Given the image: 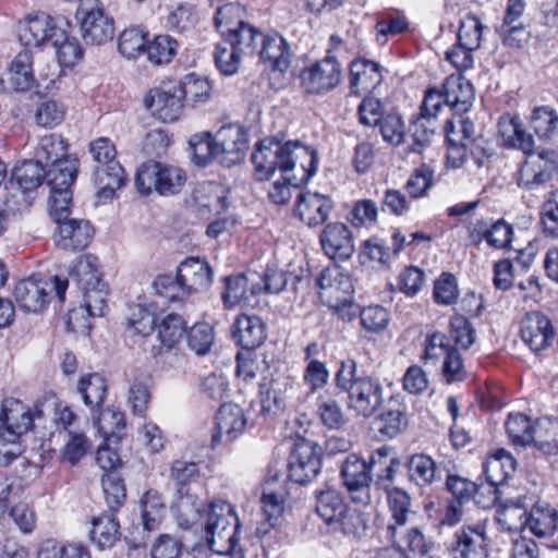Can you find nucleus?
<instances>
[{"instance_id":"f257e3e1","label":"nucleus","mask_w":558,"mask_h":558,"mask_svg":"<svg viewBox=\"0 0 558 558\" xmlns=\"http://www.w3.org/2000/svg\"><path fill=\"white\" fill-rule=\"evenodd\" d=\"M525 497L508 500L498 521L509 532L529 529L530 532L551 549H558V511L545 501L535 502L526 509Z\"/></svg>"},{"instance_id":"f03ea898","label":"nucleus","mask_w":558,"mask_h":558,"mask_svg":"<svg viewBox=\"0 0 558 558\" xmlns=\"http://www.w3.org/2000/svg\"><path fill=\"white\" fill-rule=\"evenodd\" d=\"M335 383L338 389L348 395L349 409L359 415L369 417L383 404L384 389L380 380L360 371L353 359L340 362Z\"/></svg>"},{"instance_id":"7ed1b4c3","label":"nucleus","mask_w":558,"mask_h":558,"mask_svg":"<svg viewBox=\"0 0 558 558\" xmlns=\"http://www.w3.org/2000/svg\"><path fill=\"white\" fill-rule=\"evenodd\" d=\"M240 521L234 507L225 500H214L206 512L205 538L217 554L234 551Z\"/></svg>"},{"instance_id":"20e7f679","label":"nucleus","mask_w":558,"mask_h":558,"mask_svg":"<svg viewBox=\"0 0 558 558\" xmlns=\"http://www.w3.org/2000/svg\"><path fill=\"white\" fill-rule=\"evenodd\" d=\"M69 21L52 17L44 12L29 13L20 20L16 26L20 43L27 48L44 49L64 39V27Z\"/></svg>"},{"instance_id":"39448f33","label":"nucleus","mask_w":558,"mask_h":558,"mask_svg":"<svg viewBox=\"0 0 558 558\" xmlns=\"http://www.w3.org/2000/svg\"><path fill=\"white\" fill-rule=\"evenodd\" d=\"M186 181L180 168L162 165L157 161L143 163L135 177V186L141 195H149L153 191L162 196L178 194Z\"/></svg>"},{"instance_id":"423d86ee","label":"nucleus","mask_w":558,"mask_h":558,"mask_svg":"<svg viewBox=\"0 0 558 558\" xmlns=\"http://www.w3.org/2000/svg\"><path fill=\"white\" fill-rule=\"evenodd\" d=\"M292 146L300 147V142H256V149L251 157L255 180L267 181L277 169L282 173L291 172L295 167Z\"/></svg>"},{"instance_id":"0eeeda50","label":"nucleus","mask_w":558,"mask_h":558,"mask_svg":"<svg viewBox=\"0 0 558 558\" xmlns=\"http://www.w3.org/2000/svg\"><path fill=\"white\" fill-rule=\"evenodd\" d=\"M76 16L86 44L104 45L113 38L114 20L100 0H81Z\"/></svg>"},{"instance_id":"6e6552de","label":"nucleus","mask_w":558,"mask_h":558,"mask_svg":"<svg viewBox=\"0 0 558 558\" xmlns=\"http://www.w3.org/2000/svg\"><path fill=\"white\" fill-rule=\"evenodd\" d=\"M187 143L191 160L198 168H205L214 160H217L221 166L232 167L244 159L247 150V142Z\"/></svg>"},{"instance_id":"1a4fd4ad","label":"nucleus","mask_w":558,"mask_h":558,"mask_svg":"<svg viewBox=\"0 0 558 558\" xmlns=\"http://www.w3.org/2000/svg\"><path fill=\"white\" fill-rule=\"evenodd\" d=\"M322 469V448L314 441L298 438L289 456L288 476L290 481L306 485L317 477Z\"/></svg>"},{"instance_id":"9d476101","label":"nucleus","mask_w":558,"mask_h":558,"mask_svg":"<svg viewBox=\"0 0 558 558\" xmlns=\"http://www.w3.org/2000/svg\"><path fill=\"white\" fill-rule=\"evenodd\" d=\"M341 64L330 54L329 49L324 59L301 71L300 83L307 94L323 95L335 89L341 82Z\"/></svg>"},{"instance_id":"9b49d317","label":"nucleus","mask_w":558,"mask_h":558,"mask_svg":"<svg viewBox=\"0 0 558 558\" xmlns=\"http://www.w3.org/2000/svg\"><path fill=\"white\" fill-rule=\"evenodd\" d=\"M144 106L153 117L162 122L177 121L183 110L179 85L175 81H168L149 89L144 97Z\"/></svg>"},{"instance_id":"f8f14e48","label":"nucleus","mask_w":558,"mask_h":558,"mask_svg":"<svg viewBox=\"0 0 558 558\" xmlns=\"http://www.w3.org/2000/svg\"><path fill=\"white\" fill-rule=\"evenodd\" d=\"M56 69L51 73L39 74L35 77L33 71V56L24 50L16 54L9 69V81L17 92H26L36 88L38 94L48 93L54 85Z\"/></svg>"},{"instance_id":"ddd939ff","label":"nucleus","mask_w":558,"mask_h":558,"mask_svg":"<svg viewBox=\"0 0 558 558\" xmlns=\"http://www.w3.org/2000/svg\"><path fill=\"white\" fill-rule=\"evenodd\" d=\"M257 424L254 418L250 417V412L235 403H223L220 405L216 415V426L211 435L213 447H217L220 442H232L242 435L248 425Z\"/></svg>"},{"instance_id":"4468645a","label":"nucleus","mask_w":558,"mask_h":558,"mask_svg":"<svg viewBox=\"0 0 558 558\" xmlns=\"http://www.w3.org/2000/svg\"><path fill=\"white\" fill-rule=\"evenodd\" d=\"M449 553L452 558H489V546L484 524L462 525L452 537Z\"/></svg>"},{"instance_id":"2eb2a0df","label":"nucleus","mask_w":558,"mask_h":558,"mask_svg":"<svg viewBox=\"0 0 558 558\" xmlns=\"http://www.w3.org/2000/svg\"><path fill=\"white\" fill-rule=\"evenodd\" d=\"M34 423L29 409L17 399H5L0 411V436L14 444Z\"/></svg>"},{"instance_id":"dca6fc26","label":"nucleus","mask_w":558,"mask_h":558,"mask_svg":"<svg viewBox=\"0 0 558 558\" xmlns=\"http://www.w3.org/2000/svg\"><path fill=\"white\" fill-rule=\"evenodd\" d=\"M522 341L534 352L539 353L550 348L556 340L551 320L541 312H531L521 323Z\"/></svg>"},{"instance_id":"f3484780","label":"nucleus","mask_w":558,"mask_h":558,"mask_svg":"<svg viewBox=\"0 0 558 558\" xmlns=\"http://www.w3.org/2000/svg\"><path fill=\"white\" fill-rule=\"evenodd\" d=\"M56 225L54 243L64 251L76 252L85 250L95 234L93 225L86 219L68 217Z\"/></svg>"},{"instance_id":"a211bd4d","label":"nucleus","mask_w":558,"mask_h":558,"mask_svg":"<svg viewBox=\"0 0 558 558\" xmlns=\"http://www.w3.org/2000/svg\"><path fill=\"white\" fill-rule=\"evenodd\" d=\"M56 142H48L43 146L47 162H50V169L46 171V181L50 190L71 191V185L75 182L78 171V159L72 155L58 157L52 156L51 149Z\"/></svg>"},{"instance_id":"6ab92c4d","label":"nucleus","mask_w":558,"mask_h":558,"mask_svg":"<svg viewBox=\"0 0 558 558\" xmlns=\"http://www.w3.org/2000/svg\"><path fill=\"white\" fill-rule=\"evenodd\" d=\"M319 243L325 254L333 260H347L355 251L352 232L342 222L327 223L320 233Z\"/></svg>"},{"instance_id":"aec40b11","label":"nucleus","mask_w":558,"mask_h":558,"mask_svg":"<svg viewBox=\"0 0 558 558\" xmlns=\"http://www.w3.org/2000/svg\"><path fill=\"white\" fill-rule=\"evenodd\" d=\"M84 299V308L72 310L66 315L68 330L76 332L80 328H89V325L84 322L78 324V315L87 312L88 316L101 317L105 315L107 308L108 286L105 281L93 284L82 290Z\"/></svg>"},{"instance_id":"412c9836","label":"nucleus","mask_w":558,"mask_h":558,"mask_svg":"<svg viewBox=\"0 0 558 558\" xmlns=\"http://www.w3.org/2000/svg\"><path fill=\"white\" fill-rule=\"evenodd\" d=\"M372 482L388 490L395 480L400 460L392 447L384 445L373 450L366 461Z\"/></svg>"},{"instance_id":"4be33fe9","label":"nucleus","mask_w":558,"mask_h":558,"mask_svg":"<svg viewBox=\"0 0 558 558\" xmlns=\"http://www.w3.org/2000/svg\"><path fill=\"white\" fill-rule=\"evenodd\" d=\"M333 209L332 199L317 192H302L296 198V213L308 227H318L326 222Z\"/></svg>"},{"instance_id":"5701e85b","label":"nucleus","mask_w":558,"mask_h":558,"mask_svg":"<svg viewBox=\"0 0 558 558\" xmlns=\"http://www.w3.org/2000/svg\"><path fill=\"white\" fill-rule=\"evenodd\" d=\"M177 272L189 295L206 290L213 282L209 264L199 257H186L178 266Z\"/></svg>"},{"instance_id":"b1692460","label":"nucleus","mask_w":558,"mask_h":558,"mask_svg":"<svg viewBox=\"0 0 558 558\" xmlns=\"http://www.w3.org/2000/svg\"><path fill=\"white\" fill-rule=\"evenodd\" d=\"M445 104L456 113L468 112L475 99L473 84L459 74H452L442 84Z\"/></svg>"},{"instance_id":"393cba45","label":"nucleus","mask_w":558,"mask_h":558,"mask_svg":"<svg viewBox=\"0 0 558 558\" xmlns=\"http://www.w3.org/2000/svg\"><path fill=\"white\" fill-rule=\"evenodd\" d=\"M233 338L242 349L251 352L265 342L266 324L256 315L241 314L234 323Z\"/></svg>"},{"instance_id":"a878e982","label":"nucleus","mask_w":558,"mask_h":558,"mask_svg":"<svg viewBox=\"0 0 558 558\" xmlns=\"http://www.w3.org/2000/svg\"><path fill=\"white\" fill-rule=\"evenodd\" d=\"M306 153L310 155L308 166L303 167L302 178L290 175L289 173H282V181H276L272 183L268 196L275 204H286L291 198V187H298L302 183H306L317 171L318 168V156L317 151L312 147H305Z\"/></svg>"},{"instance_id":"bb28decb","label":"nucleus","mask_w":558,"mask_h":558,"mask_svg":"<svg viewBox=\"0 0 558 558\" xmlns=\"http://www.w3.org/2000/svg\"><path fill=\"white\" fill-rule=\"evenodd\" d=\"M262 48L259 50L263 63L275 73L283 74L290 66L291 52L286 39L278 35H267L262 37Z\"/></svg>"},{"instance_id":"cd10ccee","label":"nucleus","mask_w":558,"mask_h":558,"mask_svg":"<svg viewBox=\"0 0 558 558\" xmlns=\"http://www.w3.org/2000/svg\"><path fill=\"white\" fill-rule=\"evenodd\" d=\"M94 183L97 187V204L111 201L116 192L125 183L124 169L120 162H110V166H97L94 171Z\"/></svg>"},{"instance_id":"c85d7f7f","label":"nucleus","mask_w":558,"mask_h":558,"mask_svg":"<svg viewBox=\"0 0 558 558\" xmlns=\"http://www.w3.org/2000/svg\"><path fill=\"white\" fill-rule=\"evenodd\" d=\"M386 492L388 494L390 521L383 527L381 533L385 538H392L398 530L407 526L411 513V497L405 490L398 487L389 488Z\"/></svg>"},{"instance_id":"c756f323","label":"nucleus","mask_w":558,"mask_h":558,"mask_svg":"<svg viewBox=\"0 0 558 558\" xmlns=\"http://www.w3.org/2000/svg\"><path fill=\"white\" fill-rule=\"evenodd\" d=\"M444 99V88L441 90L432 88L425 93L421 108V116L411 123L410 132L413 140H426L434 135L430 118L436 117L440 110Z\"/></svg>"},{"instance_id":"7c9ffc66","label":"nucleus","mask_w":558,"mask_h":558,"mask_svg":"<svg viewBox=\"0 0 558 558\" xmlns=\"http://www.w3.org/2000/svg\"><path fill=\"white\" fill-rule=\"evenodd\" d=\"M383 80L380 68L377 63L356 59L350 65V89L355 95L373 92Z\"/></svg>"},{"instance_id":"2f4dec72","label":"nucleus","mask_w":558,"mask_h":558,"mask_svg":"<svg viewBox=\"0 0 558 558\" xmlns=\"http://www.w3.org/2000/svg\"><path fill=\"white\" fill-rule=\"evenodd\" d=\"M262 292L258 284L251 283L244 274H238L225 278V290L221 293L223 304L227 308H233L238 305H251L252 296Z\"/></svg>"},{"instance_id":"473e14b6","label":"nucleus","mask_w":558,"mask_h":558,"mask_svg":"<svg viewBox=\"0 0 558 558\" xmlns=\"http://www.w3.org/2000/svg\"><path fill=\"white\" fill-rule=\"evenodd\" d=\"M340 477L350 494L366 490L372 483L366 461L356 454L348 456L342 462Z\"/></svg>"},{"instance_id":"72a5a7b5","label":"nucleus","mask_w":558,"mask_h":558,"mask_svg":"<svg viewBox=\"0 0 558 558\" xmlns=\"http://www.w3.org/2000/svg\"><path fill=\"white\" fill-rule=\"evenodd\" d=\"M386 541L405 554L410 553L420 558L428 557L434 549V543L417 526H404L398 530L395 537L386 538Z\"/></svg>"},{"instance_id":"f704fd0d","label":"nucleus","mask_w":558,"mask_h":558,"mask_svg":"<svg viewBox=\"0 0 558 558\" xmlns=\"http://www.w3.org/2000/svg\"><path fill=\"white\" fill-rule=\"evenodd\" d=\"M13 296L20 308L26 313H38L48 303L46 289L33 278L17 282L13 290Z\"/></svg>"},{"instance_id":"c9c22d12","label":"nucleus","mask_w":558,"mask_h":558,"mask_svg":"<svg viewBox=\"0 0 558 558\" xmlns=\"http://www.w3.org/2000/svg\"><path fill=\"white\" fill-rule=\"evenodd\" d=\"M69 276L81 291L104 281L98 258L92 254L76 257L69 268Z\"/></svg>"},{"instance_id":"e433bc0d","label":"nucleus","mask_w":558,"mask_h":558,"mask_svg":"<svg viewBox=\"0 0 558 558\" xmlns=\"http://www.w3.org/2000/svg\"><path fill=\"white\" fill-rule=\"evenodd\" d=\"M315 500L316 513L329 527L349 508L341 494L330 487L317 489L315 492Z\"/></svg>"},{"instance_id":"4c0bfd02","label":"nucleus","mask_w":558,"mask_h":558,"mask_svg":"<svg viewBox=\"0 0 558 558\" xmlns=\"http://www.w3.org/2000/svg\"><path fill=\"white\" fill-rule=\"evenodd\" d=\"M276 385L277 383L275 381L260 383L258 401L251 403L252 410H254L256 405L259 407L258 417L263 418L265 422L279 415L286 407L284 398L276 388Z\"/></svg>"},{"instance_id":"58836bf2","label":"nucleus","mask_w":558,"mask_h":558,"mask_svg":"<svg viewBox=\"0 0 558 558\" xmlns=\"http://www.w3.org/2000/svg\"><path fill=\"white\" fill-rule=\"evenodd\" d=\"M120 537V524L112 514L94 517L89 538L100 550L111 548Z\"/></svg>"},{"instance_id":"ea45409f","label":"nucleus","mask_w":558,"mask_h":558,"mask_svg":"<svg viewBox=\"0 0 558 558\" xmlns=\"http://www.w3.org/2000/svg\"><path fill=\"white\" fill-rule=\"evenodd\" d=\"M405 468L409 481L418 487L430 486L437 478L436 462L425 453L410 456Z\"/></svg>"},{"instance_id":"a19ab883","label":"nucleus","mask_w":558,"mask_h":558,"mask_svg":"<svg viewBox=\"0 0 558 558\" xmlns=\"http://www.w3.org/2000/svg\"><path fill=\"white\" fill-rule=\"evenodd\" d=\"M107 380L98 373L84 375L77 384V391L93 412H98L107 395Z\"/></svg>"},{"instance_id":"79ce46f5","label":"nucleus","mask_w":558,"mask_h":558,"mask_svg":"<svg viewBox=\"0 0 558 558\" xmlns=\"http://www.w3.org/2000/svg\"><path fill=\"white\" fill-rule=\"evenodd\" d=\"M46 180V171L38 160L25 159L21 165L15 166L12 171L11 180L16 182L26 191L37 193V189Z\"/></svg>"},{"instance_id":"37998d69","label":"nucleus","mask_w":558,"mask_h":558,"mask_svg":"<svg viewBox=\"0 0 558 558\" xmlns=\"http://www.w3.org/2000/svg\"><path fill=\"white\" fill-rule=\"evenodd\" d=\"M140 506L144 530L148 532L158 530L166 515L161 495L157 490H147L141 498Z\"/></svg>"},{"instance_id":"c03bdc74","label":"nucleus","mask_w":558,"mask_h":558,"mask_svg":"<svg viewBox=\"0 0 558 558\" xmlns=\"http://www.w3.org/2000/svg\"><path fill=\"white\" fill-rule=\"evenodd\" d=\"M202 501L197 496L186 492V494H177V498L172 506L180 527L184 530L191 529L201 517Z\"/></svg>"},{"instance_id":"a18cd8bd","label":"nucleus","mask_w":558,"mask_h":558,"mask_svg":"<svg viewBox=\"0 0 558 558\" xmlns=\"http://www.w3.org/2000/svg\"><path fill=\"white\" fill-rule=\"evenodd\" d=\"M37 558H92L88 548L81 543H62L47 538L39 545Z\"/></svg>"},{"instance_id":"49530a36","label":"nucleus","mask_w":558,"mask_h":558,"mask_svg":"<svg viewBox=\"0 0 558 558\" xmlns=\"http://www.w3.org/2000/svg\"><path fill=\"white\" fill-rule=\"evenodd\" d=\"M262 37L263 34L256 27L246 23L222 38L244 57L255 53Z\"/></svg>"},{"instance_id":"de8ad7c7","label":"nucleus","mask_w":558,"mask_h":558,"mask_svg":"<svg viewBox=\"0 0 558 558\" xmlns=\"http://www.w3.org/2000/svg\"><path fill=\"white\" fill-rule=\"evenodd\" d=\"M158 338L167 349L174 348L187 331L186 322L177 313H168L157 325Z\"/></svg>"},{"instance_id":"09e8293b","label":"nucleus","mask_w":558,"mask_h":558,"mask_svg":"<svg viewBox=\"0 0 558 558\" xmlns=\"http://www.w3.org/2000/svg\"><path fill=\"white\" fill-rule=\"evenodd\" d=\"M505 427L511 442L515 446L525 447L534 440L535 428L525 414H509Z\"/></svg>"},{"instance_id":"8fccbe9b","label":"nucleus","mask_w":558,"mask_h":558,"mask_svg":"<svg viewBox=\"0 0 558 558\" xmlns=\"http://www.w3.org/2000/svg\"><path fill=\"white\" fill-rule=\"evenodd\" d=\"M177 84L181 89L182 99L193 105L204 104L210 97L211 86L208 80L194 73L186 74Z\"/></svg>"},{"instance_id":"3c124183","label":"nucleus","mask_w":558,"mask_h":558,"mask_svg":"<svg viewBox=\"0 0 558 558\" xmlns=\"http://www.w3.org/2000/svg\"><path fill=\"white\" fill-rule=\"evenodd\" d=\"M214 327L206 323H196L186 331V342L191 351L203 356L210 352L215 343Z\"/></svg>"},{"instance_id":"603ef678","label":"nucleus","mask_w":558,"mask_h":558,"mask_svg":"<svg viewBox=\"0 0 558 558\" xmlns=\"http://www.w3.org/2000/svg\"><path fill=\"white\" fill-rule=\"evenodd\" d=\"M245 9L239 3H227L217 9L215 14V25L221 36L230 34L234 28L246 24Z\"/></svg>"},{"instance_id":"864d4df0","label":"nucleus","mask_w":558,"mask_h":558,"mask_svg":"<svg viewBox=\"0 0 558 558\" xmlns=\"http://www.w3.org/2000/svg\"><path fill=\"white\" fill-rule=\"evenodd\" d=\"M146 36L147 34L138 27L124 29L119 36L118 48L120 53L126 59H136L143 53H147L149 41H147Z\"/></svg>"},{"instance_id":"5fc2aeb1","label":"nucleus","mask_w":558,"mask_h":558,"mask_svg":"<svg viewBox=\"0 0 558 558\" xmlns=\"http://www.w3.org/2000/svg\"><path fill=\"white\" fill-rule=\"evenodd\" d=\"M531 126L539 138H550L558 135V114L549 107L534 108L531 114Z\"/></svg>"},{"instance_id":"6e6d98bb","label":"nucleus","mask_w":558,"mask_h":558,"mask_svg":"<svg viewBox=\"0 0 558 558\" xmlns=\"http://www.w3.org/2000/svg\"><path fill=\"white\" fill-rule=\"evenodd\" d=\"M179 48L178 41L170 35H157L147 45V59L154 64H167L172 61Z\"/></svg>"},{"instance_id":"4d7b16f0","label":"nucleus","mask_w":558,"mask_h":558,"mask_svg":"<svg viewBox=\"0 0 558 558\" xmlns=\"http://www.w3.org/2000/svg\"><path fill=\"white\" fill-rule=\"evenodd\" d=\"M70 27H64V39L58 43H51V47L56 49L57 59L61 66L73 68L84 54V50L81 47L76 38L70 37Z\"/></svg>"},{"instance_id":"13d9d810","label":"nucleus","mask_w":558,"mask_h":558,"mask_svg":"<svg viewBox=\"0 0 558 558\" xmlns=\"http://www.w3.org/2000/svg\"><path fill=\"white\" fill-rule=\"evenodd\" d=\"M330 529L333 532H340L347 536L361 538L366 533L367 523L360 511L349 507L340 518L337 519V522L330 525Z\"/></svg>"},{"instance_id":"bf43d9fd","label":"nucleus","mask_w":558,"mask_h":558,"mask_svg":"<svg viewBox=\"0 0 558 558\" xmlns=\"http://www.w3.org/2000/svg\"><path fill=\"white\" fill-rule=\"evenodd\" d=\"M96 413L97 415L93 416L94 424L106 439L118 435V433L124 429L125 417L122 411L113 408H106L100 411L98 410Z\"/></svg>"},{"instance_id":"052dcab7","label":"nucleus","mask_w":558,"mask_h":558,"mask_svg":"<svg viewBox=\"0 0 558 558\" xmlns=\"http://www.w3.org/2000/svg\"><path fill=\"white\" fill-rule=\"evenodd\" d=\"M37 193L29 192L17 185L16 182L9 181L5 185L4 206L5 210L12 214H20L32 206Z\"/></svg>"},{"instance_id":"680f3d73","label":"nucleus","mask_w":558,"mask_h":558,"mask_svg":"<svg viewBox=\"0 0 558 558\" xmlns=\"http://www.w3.org/2000/svg\"><path fill=\"white\" fill-rule=\"evenodd\" d=\"M252 129H245L239 123L222 122L210 130L202 131L195 134L194 140H241L255 136Z\"/></svg>"},{"instance_id":"e2e57ef3","label":"nucleus","mask_w":558,"mask_h":558,"mask_svg":"<svg viewBox=\"0 0 558 558\" xmlns=\"http://www.w3.org/2000/svg\"><path fill=\"white\" fill-rule=\"evenodd\" d=\"M551 179V171L547 165L544 167L534 165L527 160L520 170L518 185L527 191L536 190Z\"/></svg>"},{"instance_id":"0e129e2a","label":"nucleus","mask_w":558,"mask_h":558,"mask_svg":"<svg viewBox=\"0 0 558 558\" xmlns=\"http://www.w3.org/2000/svg\"><path fill=\"white\" fill-rule=\"evenodd\" d=\"M434 170L426 163H422L414 169L408 179L404 189L412 198L426 196L428 190L434 184Z\"/></svg>"},{"instance_id":"69168bd1","label":"nucleus","mask_w":558,"mask_h":558,"mask_svg":"<svg viewBox=\"0 0 558 558\" xmlns=\"http://www.w3.org/2000/svg\"><path fill=\"white\" fill-rule=\"evenodd\" d=\"M151 287L157 295L171 302L183 300L189 296V293L182 286L178 274L175 276L168 274L159 275L153 281Z\"/></svg>"},{"instance_id":"338daca9","label":"nucleus","mask_w":558,"mask_h":558,"mask_svg":"<svg viewBox=\"0 0 558 558\" xmlns=\"http://www.w3.org/2000/svg\"><path fill=\"white\" fill-rule=\"evenodd\" d=\"M483 24L474 14H466L460 22L458 43L469 49H477L481 46Z\"/></svg>"},{"instance_id":"774afa93","label":"nucleus","mask_w":558,"mask_h":558,"mask_svg":"<svg viewBox=\"0 0 558 558\" xmlns=\"http://www.w3.org/2000/svg\"><path fill=\"white\" fill-rule=\"evenodd\" d=\"M434 301L439 305H452L459 296L458 282L451 272H442L434 283Z\"/></svg>"}]
</instances>
